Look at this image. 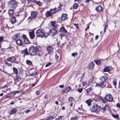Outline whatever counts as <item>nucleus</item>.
Instances as JSON below:
<instances>
[{"label": "nucleus", "instance_id": "obj_40", "mask_svg": "<svg viewBox=\"0 0 120 120\" xmlns=\"http://www.w3.org/2000/svg\"><path fill=\"white\" fill-rule=\"evenodd\" d=\"M49 35V34L47 33H43V37L46 38Z\"/></svg>", "mask_w": 120, "mask_h": 120}, {"label": "nucleus", "instance_id": "obj_32", "mask_svg": "<svg viewBox=\"0 0 120 120\" xmlns=\"http://www.w3.org/2000/svg\"><path fill=\"white\" fill-rule=\"evenodd\" d=\"M92 90V88L91 87H90L87 89L86 90V92L88 93L90 92H91V91Z\"/></svg>", "mask_w": 120, "mask_h": 120}, {"label": "nucleus", "instance_id": "obj_63", "mask_svg": "<svg viewBox=\"0 0 120 120\" xmlns=\"http://www.w3.org/2000/svg\"><path fill=\"white\" fill-rule=\"evenodd\" d=\"M82 84L83 86H84L86 85V83L85 82H82Z\"/></svg>", "mask_w": 120, "mask_h": 120}, {"label": "nucleus", "instance_id": "obj_15", "mask_svg": "<svg viewBox=\"0 0 120 120\" xmlns=\"http://www.w3.org/2000/svg\"><path fill=\"white\" fill-rule=\"evenodd\" d=\"M38 13L37 11H33L31 13V16L32 17H35L38 14Z\"/></svg>", "mask_w": 120, "mask_h": 120}, {"label": "nucleus", "instance_id": "obj_42", "mask_svg": "<svg viewBox=\"0 0 120 120\" xmlns=\"http://www.w3.org/2000/svg\"><path fill=\"white\" fill-rule=\"evenodd\" d=\"M37 74V73L36 72L30 74V75L32 76H34Z\"/></svg>", "mask_w": 120, "mask_h": 120}, {"label": "nucleus", "instance_id": "obj_9", "mask_svg": "<svg viewBox=\"0 0 120 120\" xmlns=\"http://www.w3.org/2000/svg\"><path fill=\"white\" fill-rule=\"evenodd\" d=\"M50 32L51 34V35L54 36V35L57 34V31L55 28H52L50 30Z\"/></svg>", "mask_w": 120, "mask_h": 120}, {"label": "nucleus", "instance_id": "obj_55", "mask_svg": "<svg viewBox=\"0 0 120 120\" xmlns=\"http://www.w3.org/2000/svg\"><path fill=\"white\" fill-rule=\"evenodd\" d=\"M30 1L32 2L35 3L37 2V1L35 0H30Z\"/></svg>", "mask_w": 120, "mask_h": 120}, {"label": "nucleus", "instance_id": "obj_38", "mask_svg": "<svg viewBox=\"0 0 120 120\" xmlns=\"http://www.w3.org/2000/svg\"><path fill=\"white\" fill-rule=\"evenodd\" d=\"M73 7L74 8H77L78 6V5L77 3H75L73 5Z\"/></svg>", "mask_w": 120, "mask_h": 120}, {"label": "nucleus", "instance_id": "obj_50", "mask_svg": "<svg viewBox=\"0 0 120 120\" xmlns=\"http://www.w3.org/2000/svg\"><path fill=\"white\" fill-rule=\"evenodd\" d=\"M77 119V117L76 116L74 117H73L71 118V120H76Z\"/></svg>", "mask_w": 120, "mask_h": 120}, {"label": "nucleus", "instance_id": "obj_47", "mask_svg": "<svg viewBox=\"0 0 120 120\" xmlns=\"http://www.w3.org/2000/svg\"><path fill=\"white\" fill-rule=\"evenodd\" d=\"M16 6H12L11 7V8L10 9L12 10H13V11H14L15 10Z\"/></svg>", "mask_w": 120, "mask_h": 120}, {"label": "nucleus", "instance_id": "obj_33", "mask_svg": "<svg viewBox=\"0 0 120 120\" xmlns=\"http://www.w3.org/2000/svg\"><path fill=\"white\" fill-rule=\"evenodd\" d=\"M55 21H51L50 22V24L53 27H54L55 26Z\"/></svg>", "mask_w": 120, "mask_h": 120}, {"label": "nucleus", "instance_id": "obj_62", "mask_svg": "<svg viewBox=\"0 0 120 120\" xmlns=\"http://www.w3.org/2000/svg\"><path fill=\"white\" fill-rule=\"evenodd\" d=\"M59 87L61 88H63L64 87V86L63 85H60L59 86Z\"/></svg>", "mask_w": 120, "mask_h": 120}, {"label": "nucleus", "instance_id": "obj_43", "mask_svg": "<svg viewBox=\"0 0 120 120\" xmlns=\"http://www.w3.org/2000/svg\"><path fill=\"white\" fill-rule=\"evenodd\" d=\"M20 79V77L18 76H17L15 78V80L16 81V80H18L19 81Z\"/></svg>", "mask_w": 120, "mask_h": 120}, {"label": "nucleus", "instance_id": "obj_25", "mask_svg": "<svg viewBox=\"0 0 120 120\" xmlns=\"http://www.w3.org/2000/svg\"><path fill=\"white\" fill-rule=\"evenodd\" d=\"M92 101V100L90 99L86 100V102L88 104V105L89 106H90L91 105V103Z\"/></svg>", "mask_w": 120, "mask_h": 120}, {"label": "nucleus", "instance_id": "obj_7", "mask_svg": "<svg viewBox=\"0 0 120 120\" xmlns=\"http://www.w3.org/2000/svg\"><path fill=\"white\" fill-rule=\"evenodd\" d=\"M7 60L8 61L11 62L12 63H14L16 60V58L15 57L12 56L8 57Z\"/></svg>", "mask_w": 120, "mask_h": 120}, {"label": "nucleus", "instance_id": "obj_8", "mask_svg": "<svg viewBox=\"0 0 120 120\" xmlns=\"http://www.w3.org/2000/svg\"><path fill=\"white\" fill-rule=\"evenodd\" d=\"M61 8L60 7H59V9H57L56 8H55L53 9H50V11L51 12L52 14H53L55 13L57 11H59L61 9Z\"/></svg>", "mask_w": 120, "mask_h": 120}, {"label": "nucleus", "instance_id": "obj_13", "mask_svg": "<svg viewBox=\"0 0 120 120\" xmlns=\"http://www.w3.org/2000/svg\"><path fill=\"white\" fill-rule=\"evenodd\" d=\"M101 81V82L100 83H104V82L107 79V77L105 76H102L100 78Z\"/></svg>", "mask_w": 120, "mask_h": 120}, {"label": "nucleus", "instance_id": "obj_27", "mask_svg": "<svg viewBox=\"0 0 120 120\" xmlns=\"http://www.w3.org/2000/svg\"><path fill=\"white\" fill-rule=\"evenodd\" d=\"M24 43L25 44H28L30 43L28 39L27 38H26L24 39Z\"/></svg>", "mask_w": 120, "mask_h": 120}, {"label": "nucleus", "instance_id": "obj_53", "mask_svg": "<svg viewBox=\"0 0 120 120\" xmlns=\"http://www.w3.org/2000/svg\"><path fill=\"white\" fill-rule=\"evenodd\" d=\"M3 38L2 37H0V43L3 41Z\"/></svg>", "mask_w": 120, "mask_h": 120}, {"label": "nucleus", "instance_id": "obj_35", "mask_svg": "<svg viewBox=\"0 0 120 120\" xmlns=\"http://www.w3.org/2000/svg\"><path fill=\"white\" fill-rule=\"evenodd\" d=\"M26 63L29 65H31L32 64V62L29 60H27L26 61Z\"/></svg>", "mask_w": 120, "mask_h": 120}, {"label": "nucleus", "instance_id": "obj_64", "mask_svg": "<svg viewBox=\"0 0 120 120\" xmlns=\"http://www.w3.org/2000/svg\"><path fill=\"white\" fill-rule=\"evenodd\" d=\"M98 38V35H97L95 37V39L96 40Z\"/></svg>", "mask_w": 120, "mask_h": 120}, {"label": "nucleus", "instance_id": "obj_20", "mask_svg": "<svg viewBox=\"0 0 120 120\" xmlns=\"http://www.w3.org/2000/svg\"><path fill=\"white\" fill-rule=\"evenodd\" d=\"M67 15L65 14H63L61 17V19L62 20L64 21L67 19Z\"/></svg>", "mask_w": 120, "mask_h": 120}, {"label": "nucleus", "instance_id": "obj_16", "mask_svg": "<svg viewBox=\"0 0 120 120\" xmlns=\"http://www.w3.org/2000/svg\"><path fill=\"white\" fill-rule=\"evenodd\" d=\"M53 48L51 46H49L48 47L47 49L48 52L49 53H50L53 51Z\"/></svg>", "mask_w": 120, "mask_h": 120}, {"label": "nucleus", "instance_id": "obj_14", "mask_svg": "<svg viewBox=\"0 0 120 120\" xmlns=\"http://www.w3.org/2000/svg\"><path fill=\"white\" fill-rule=\"evenodd\" d=\"M29 34L30 38L31 39H33L34 38L35 36L34 32L33 31L29 32Z\"/></svg>", "mask_w": 120, "mask_h": 120}, {"label": "nucleus", "instance_id": "obj_4", "mask_svg": "<svg viewBox=\"0 0 120 120\" xmlns=\"http://www.w3.org/2000/svg\"><path fill=\"white\" fill-rule=\"evenodd\" d=\"M104 98L106 100L109 102H111L113 100V98L112 95L109 94L106 95Z\"/></svg>", "mask_w": 120, "mask_h": 120}, {"label": "nucleus", "instance_id": "obj_56", "mask_svg": "<svg viewBox=\"0 0 120 120\" xmlns=\"http://www.w3.org/2000/svg\"><path fill=\"white\" fill-rule=\"evenodd\" d=\"M116 106L119 108L120 107V104L119 103H117L116 105Z\"/></svg>", "mask_w": 120, "mask_h": 120}, {"label": "nucleus", "instance_id": "obj_5", "mask_svg": "<svg viewBox=\"0 0 120 120\" xmlns=\"http://www.w3.org/2000/svg\"><path fill=\"white\" fill-rule=\"evenodd\" d=\"M60 32L63 34V36L65 35L64 34L67 32V30L65 29L64 26H63L61 27L60 28Z\"/></svg>", "mask_w": 120, "mask_h": 120}, {"label": "nucleus", "instance_id": "obj_21", "mask_svg": "<svg viewBox=\"0 0 120 120\" xmlns=\"http://www.w3.org/2000/svg\"><path fill=\"white\" fill-rule=\"evenodd\" d=\"M71 89V87L70 86H68L63 91H64L67 93Z\"/></svg>", "mask_w": 120, "mask_h": 120}, {"label": "nucleus", "instance_id": "obj_46", "mask_svg": "<svg viewBox=\"0 0 120 120\" xmlns=\"http://www.w3.org/2000/svg\"><path fill=\"white\" fill-rule=\"evenodd\" d=\"M77 54H78V53L77 52H76V53L74 52V53H72V55L73 56L75 57V56H76V55H77Z\"/></svg>", "mask_w": 120, "mask_h": 120}, {"label": "nucleus", "instance_id": "obj_26", "mask_svg": "<svg viewBox=\"0 0 120 120\" xmlns=\"http://www.w3.org/2000/svg\"><path fill=\"white\" fill-rule=\"evenodd\" d=\"M14 11L13 10L10 9L9 10V13L10 15H12L14 14Z\"/></svg>", "mask_w": 120, "mask_h": 120}, {"label": "nucleus", "instance_id": "obj_10", "mask_svg": "<svg viewBox=\"0 0 120 120\" xmlns=\"http://www.w3.org/2000/svg\"><path fill=\"white\" fill-rule=\"evenodd\" d=\"M105 83L104 82V83H97V86H100L102 88H103L104 87H107L108 86L107 85L105 84Z\"/></svg>", "mask_w": 120, "mask_h": 120}, {"label": "nucleus", "instance_id": "obj_59", "mask_svg": "<svg viewBox=\"0 0 120 120\" xmlns=\"http://www.w3.org/2000/svg\"><path fill=\"white\" fill-rule=\"evenodd\" d=\"M66 45V44L65 43H64V44H62V46H61V47H63V46H64L65 45Z\"/></svg>", "mask_w": 120, "mask_h": 120}, {"label": "nucleus", "instance_id": "obj_36", "mask_svg": "<svg viewBox=\"0 0 120 120\" xmlns=\"http://www.w3.org/2000/svg\"><path fill=\"white\" fill-rule=\"evenodd\" d=\"M96 64L99 65L100 64H101V62L99 60H94Z\"/></svg>", "mask_w": 120, "mask_h": 120}, {"label": "nucleus", "instance_id": "obj_30", "mask_svg": "<svg viewBox=\"0 0 120 120\" xmlns=\"http://www.w3.org/2000/svg\"><path fill=\"white\" fill-rule=\"evenodd\" d=\"M20 34L19 33H18L14 36V37L15 38H20Z\"/></svg>", "mask_w": 120, "mask_h": 120}, {"label": "nucleus", "instance_id": "obj_22", "mask_svg": "<svg viewBox=\"0 0 120 120\" xmlns=\"http://www.w3.org/2000/svg\"><path fill=\"white\" fill-rule=\"evenodd\" d=\"M98 99L99 100H102L104 103H106V100L103 99L102 97L100 96H99L98 97Z\"/></svg>", "mask_w": 120, "mask_h": 120}, {"label": "nucleus", "instance_id": "obj_12", "mask_svg": "<svg viewBox=\"0 0 120 120\" xmlns=\"http://www.w3.org/2000/svg\"><path fill=\"white\" fill-rule=\"evenodd\" d=\"M89 68L90 69H92L94 68V66L93 62H91L88 65Z\"/></svg>", "mask_w": 120, "mask_h": 120}, {"label": "nucleus", "instance_id": "obj_39", "mask_svg": "<svg viewBox=\"0 0 120 120\" xmlns=\"http://www.w3.org/2000/svg\"><path fill=\"white\" fill-rule=\"evenodd\" d=\"M53 118V117L52 116H49L46 118V120H51Z\"/></svg>", "mask_w": 120, "mask_h": 120}, {"label": "nucleus", "instance_id": "obj_24", "mask_svg": "<svg viewBox=\"0 0 120 120\" xmlns=\"http://www.w3.org/2000/svg\"><path fill=\"white\" fill-rule=\"evenodd\" d=\"M72 28L75 29L77 30L78 28V26L77 24L74 23L72 26Z\"/></svg>", "mask_w": 120, "mask_h": 120}, {"label": "nucleus", "instance_id": "obj_29", "mask_svg": "<svg viewBox=\"0 0 120 120\" xmlns=\"http://www.w3.org/2000/svg\"><path fill=\"white\" fill-rule=\"evenodd\" d=\"M23 53H25L26 55H28V52L27 51V49L26 48L22 51Z\"/></svg>", "mask_w": 120, "mask_h": 120}, {"label": "nucleus", "instance_id": "obj_1", "mask_svg": "<svg viewBox=\"0 0 120 120\" xmlns=\"http://www.w3.org/2000/svg\"><path fill=\"white\" fill-rule=\"evenodd\" d=\"M100 106L98 105L96 103H94L92 108H91V111L92 112L98 113L100 112Z\"/></svg>", "mask_w": 120, "mask_h": 120}, {"label": "nucleus", "instance_id": "obj_34", "mask_svg": "<svg viewBox=\"0 0 120 120\" xmlns=\"http://www.w3.org/2000/svg\"><path fill=\"white\" fill-rule=\"evenodd\" d=\"M112 116L115 118H119V115H115L113 114H112Z\"/></svg>", "mask_w": 120, "mask_h": 120}, {"label": "nucleus", "instance_id": "obj_52", "mask_svg": "<svg viewBox=\"0 0 120 120\" xmlns=\"http://www.w3.org/2000/svg\"><path fill=\"white\" fill-rule=\"evenodd\" d=\"M51 63L49 62L47 64L45 65V66L46 67H48L50 65H51Z\"/></svg>", "mask_w": 120, "mask_h": 120}, {"label": "nucleus", "instance_id": "obj_61", "mask_svg": "<svg viewBox=\"0 0 120 120\" xmlns=\"http://www.w3.org/2000/svg\"><path fill=\"white\" fill-rule=\"evenodd\" d=\"M23 40H24V39H25V38H27L26 37V36L25 35H23Z\"/></svg>", "mask_w": 120, "mask_h": 120}, {"label": "nucleus", "instance_id": "obj_23", "mask_svg": "<svg viewBox=\"0 0 120 120\" xmlns=\"http://www.w3.org/2000/svg\"><path fill=\"white\" fill-rule=\"evenodd\" d=\"M104 71L105 72H109L110 71V68L109 66L106 67L104 69Z\"/></svg>", "mask_w": 120, "mask_h": 120}, {"label": "nucleus", "instance_id": "obj_28", "mask_svg": "<svg viewBox=\"0 0 120 120\" xmlns=\"http://www.w3.org/2000/svg\"><path fill=\"white\" fill-rule=\"evenodd\" d=\"M16 19L15 17L14 16L11 17V22L12 24L14 23L16 21Z\"/></svg>", "mask_w": 120, "mask_h": 120}, {"label": "nucleus", "instance_id": "obj_3", "mask_svg": "<svg viewBox=\"0 0 120 120\" xmlns=\"http://www.w3.org/2000/svg\"><path fill=\"white\" fill-rule=\"evenodd\" d=\"M43 30L41 29H39L37 31L36 34L38 37H43Z\"/></svg>", "mask_w": 120, "mask_h": 120}, {"label": "nucleus", "instance_id": "obj_57", "mask_svg": "<svg viewBox=\"0 0 120 120\" xmlns=\"http://www.w3.org/2000/svg\"><path fill=\"white\" fill-rule=\"evenodd\" d=\"M82 76H81V77L82 78H83L84 76V75H85V74H84V73H83V74H82Z\"/></svg>", "mask_w": 120, "mask_h": 120}, {"label": "nucleus", "instance_id": "obj_41", "mask_svg": "<svg viewBox=\"0 0 120 120\" xmlns=\"http://www.w3.org/2000/svg\"><path fill=\"white\" fill-rule=\"evenodd\" d=\"M112 83L114 85L116 86V79H115L112 82Z\"/></svg>", "mask_w": 120, "mask_h": 120}, {"label": "nucleus", "instance_id": "obj_54", "mask_svg": "<svg viewBox=\"0 0 120 120\" xmlns=\"http://www.w3.org/2000/svg\"><path fill=\"white\" fill-rule=\"evenodd\" d=\"M55 58L56 60H58L59 56L58 55H56L55 56Z\"/></svg>", "mask_w": 120, "mask_h": 120}, {"label": "nucleus", "instance_id": "obj_11", "mask_svg": "<svg viewBox=\"0 0 120 120\" xmlns=\"http://www.w3.org/2000/svg\"><path fill=\"white\" fill-rule=\"evenodd\" d=\"M17 111V109L16 108L12 109L10 112V115L16 113Z\"/></svg>", "mask_w": 120, "mask_h": 120}, {"label": "nucleus", "instance_id": "obj_37", "mask_svg": "<svg viewBox=\"0 0 120 120\" xmlns=\"http://www.w3.org/2000/svg\"><path fill=\"white\" fill-rule=\"evenodd\" d=\"M68 100L70 102H72L73 101H74V99L73 98L71 97L69 98Z\"/></svg>", "mask_w": 120, "mask_h": 120}, {"label": "nucleus", "instance_id": "obj_18", "mask_svg": "<svg viewBox=\"0 0 120 120\" xmlns=\"http://www.w3.org/2000/svg\"><path fill=\"white\" fill-rule=\"evenodd\" d=\"M103 9V8L101 6H98L96 8V10L98 12L101 11Z\"/></svg>", "mask_w": 120, "mask_h": 120}, {"label": "nucleus", "instance_id": "obj_58", "mask_svg": "<svg viewBox=\"0 0 120 120\" xmlns=\"http://www.w3.org/2000/svg\"><path fill=\"white\" fill-rule=\"evenodd\" d=\"M4 74L6 75H9L8 73H7V72L4 71Z\"/></svg>", "mask_w": 120, "mask_h": 120}, {"label": "nucleus", "instance_id": "obj_51", "mask_svg": "<svg viewBox=\"0 0 120 120\" xmlns=\"http://www.w3.org/2000/svg\"><path fill=\"white\" fill-rule=\"evenodd\" d=\"M36 93L37 95H39L40 93V91L39 90H38L36 91Z\"/></svg>", "mask_w": 120, "mask_h": 120}, {"label": "nucleus", "instance_id": "obj_48", "mask_svg": "<svg viewBox=\"0 0 120 120\" xmlns=\"http://www.w3.org/2000/svg\"><path fill=\"white\" fill-rule=\"evenodd\" d=\"M83 89L82 88H79L78 90V91L80 93H81Z\"/></svg>", "mask_w": 120, "mask_h": 120}, {"label": "nucleus", "instance_id": "obj_49", "mask_svg": "<svg viewBox=\"0 0 120 120\" xmlns=\"http://www.w3.org/2000/svg\"><path fill=\"white\" fill-rule=\"evenodd\" d=\"M107 28V26L106 25H105L104 27V32L103 33V34H104V33L105 32V31H106V29Z\"/></svg>", "mask_w": 120, "mask_h": 120}, {"label": "nucleus", "instance_id": "obj_6", "mask_svg": "<svg viewBox=\"0 0 120 120\" xmlns=\"http://www.w3.org/2000/svg\"><path fill=\"white\" fill-rule=\"evenodd\" d=\"M8 3L10 5L15 6H16L18 4L17 2L15 0H10Z\"/></svg>", "mask_w": 120, "mask_h": 120}, {"label": "nucleus", "instance_id": "obj_17", "mask_svg": "<svg viewBox=\"0 0 120 120\" xmlns=\"http://www.w3.org/2000/svg\"><path fill=\"white\" fill-rule=\"evenodd\" d=\"M16 42L19 45H22L23 44V42L20 39H18L16 41Z\"/></svg>", "mask_w": 120, "mask_h": 120}, {"label": "nucleus", "instance_id": "obj_44", "mask_svg": "<svg viewBox=\"0 0 120 120\" xmlns=\"http://www.w3.org/2000/svg\"><path fill=\"white\" fill-rule=\"evenodd\" d=\"M36 4L39 6L41 5L42 4L41 3L40 1H37V2H36Z\"/></svg>", "mask_w": 120, "mask_h": 120}, {"label": "nucleus", "instance_id": "obj_19", "mask_svg": "<svg viewBox=\"0 0 120 120\" xmlns=\"http://www.w3.org/2000/svg\"><path fill=\"white\" fill-rule=\"evenodd\" d=\"M52 13L50 11H47L45 14V16L47 17H50L52 15Z\"/></svg>", "mask_w": 120, "mask_h": 120}, {"label": "nucleus", "instance_id": "obj_2", "mask_svg": "<svg viewBox=\"0 0 120 120\" xmlns=\"http://www.w3.org/2000/svg\"><path fill=\"white\" fill-rule=\"evenodd\" d=\"M29 52L30 54L32 56L36 55L38 52L37 48L32 46L29 48Z\"/></svg>", "mask_w": 120, "mask_h": 120}, {"label": "nucleus", "instance_id": "obj_45", "mask_svg": "<svg viewBox=\"0 0 120 120\" xmlns=\"http://www.w3.org/2000/svg\"><path fill=\"white\" fill-rule=\"evenodd\" d=\"M62 116H59L58 118H56V120H62Z\"/></svg>", "mask_w": 120, "mask_h": 120}, {"label": "nucleus", "instance_id": "obj_60", "mask_svg": "<svg viewBox=\"0 0 120 120\" xmlns=\"http://www.w3.org/2000/svg\"><path fill=\"white\" fill-rule=\"evenodd\" d=\"M30 111V110H27L26 111V113H28Z\"/></svg>", "mask_w": 120, "mask_h": 120}, {"label": "nucleus", "instance_id": "obj_31", "mask_svg": "<svg viewBox=\"0 0 120 120\" xmlns=\"http://www.w3.org/2000/svg\"><path fill=\"white\" fill-rule=\"evenodd\" d=\"M13 69L15 73V74H17L18 73V71L17 69L15 68H13Z\"/></svg>", "mask_w": 120, "mask_h": 120}]
</instances>
